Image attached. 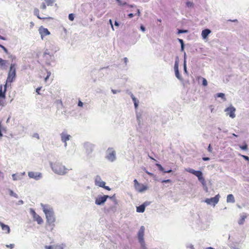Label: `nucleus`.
Segmentation results:
<instances>
[{
  "label": "nucleus",
  "instance_id": "nucleus-24",
  "mask_svg": "<svg viewBox=\"0 0 249 249\" xmlns=\"http://www.w3.org/2000/svg\"><path fill=\"white\" fill-rule=\"evenodd\" d=\"M197 79L198 80L200 79H201L202 80V85L203 86L206 87V86H207L208 83H207V80H206V79L205 78H204L203 77H201L200 76H199V77H197Z\"/></svg>",
  "mask_w": 249,
  "mask_h": 249
},
{
  "label": "nucleus",
  "instance_id": "nucleus-27",
  "mask_svg": "<svg viewBox=\"0 0 249 249\" xmlns=\"http://www.w3.org/2000/svg\"><path fill=\"white\" fill-rule=\"evenodd\" d=\"M45 1L47 6H50L53 5L55 0H45Z\"/></svg>",
  "mask_w": 249,
  "mask_h": 249
},
{
  "label": "nucleus",
  "instance_id": "nucleus-32",
  "mask_svg": "<svg viewBox=\"0 0 249 249\" xmlns=\"http://www.w3.org/2000/svg\"><path fill=\"white\" fill-rule=\"evenodd\" d=\"M74 14H70L69 15V19L71 20V21H73L74 20Z\"/></svg>",
  "mask_w": 249,
  "mask_h": 249
},
{
  "label": "nucleus",
  "instance_id": "nucleus-36",
  "mask_svg": "<svg viewBox=\"0 0 249 249\" xmlns=\"http://www.w3.org/2000/svg\"><path fill=\"white\" fill-rule=\"evenodd\" d=\"M174 69H175V71H176L177 70H178V62L177 61H176L175 64Z\"/></svg>",
  "mask_w": 249,
  "mask_h": 249
},
{
  "label": "nucleus",
  "instance_id": "nucleus-14",
  "mask_svg": "<svg viewBox=\"0 0 249 249\" xmlns=\"http://www.w3.org/2000/svg\"><path fill=\"white\" fill-rule=\"evenodd\" d=\"M6 87L7 85L6 84L4 86V91H2V87L1 85L0 86V98H1V99H4L5 98V92L6 91Z\"/></svg>",
  "mask_w": 249,
  "mask_h": 249
},
{
  "label": "nucleus",
  "instance_id": "nucleus-31",
  "mask_svg": "<svg viewBox=\"0 0 249 249\" xmlns=\"http://www.w3.org/2000/svg\"><path fill=\"white\" fill-rule=\"evenodd\" d=\"M240 148L244 150H247L248 149V145L247 144H245L243 145H240Z\"/></svg>",
  "mask_w": 249,
  "mask_h": 249
},
{
  "label": "nucleus",
  "instance_id": "nucleus-4",
  "mask_svg": "<svg viewBox=\"0 0 249 249\" xmlns=\"http://www.w3.org/2000/svg\"><path fill=\"white\" fill-rule=\"evenodd\" d=\"M186 171L190 173H191L196 177H197L198 180L201 183V184L204 186L206 185V181L205 178L202 176V173L200 171H196L191 168H187Z\"/></svg>",
  "mask_w": 249,
  "mask_h": 249
},
{
  "label": "nucleus",
  "instance_id": "nucleus-41",
  "mask_svg": "<svg viewBox=\"0 0 249 249\" xmlns=\"http://www.w3.org/2000/svg\"><path fill=\"white\" fill-rule=\"evenodd\" d=\"M188 32L187 30H178V34H181V33H185Z\"/></svg>",
  "mask_w": 249,
  "mask_h": 249
},
{
  "label": "nucleus",
  "instance_id": "nucleus-64",
  "mask_svg": "<svg viewBox=\"0 0 249 249\" xmlns=\"http://www.w3.org/2000/svg\"><path fill=\"white\" fill-rule=\"evenodd\" d=\"M205 249H214L212 247H208V248H206Z\"/></svg>",
  "mask_w": 249,
  "mask_h": 249
},
{
  "label": "nucleus",
  "instance_id": "nucleus-58",
  "mask_svg": "<svg viewBox=\"0 0 249 249\" xmlns=\"http://www.w3.org/2000/svg\"><path fill=\"white\" fill-rule=\"evenodd\" d=\"M114 24H115V25L116 26H119V24L118 22H117L116 21L115 22Z\"/></svg>",
  "mask_w": 249,
  "mask_h": 249
},
{
  "label": "nucleus",
  "instance_id": "nucleus-60",
  "mask_svg": "<svg viewBox=\"0 0 249 249\" xmlns=\"http://www.w3.org/2000/svg\"><path fill=\"white\" fill-rule=\"evenodd\" d=\"M0 39L2 40H5V38L0 35Z\"/></svg>",
  "mask_w": 249,
  "mask_h": 249
},
{
  "label": "nucleus",
  "instance_id": "nucleus-52",
  "mask_svg": "<svg viewBox=\"0 0 249 249\" xmlns=\"http://www.w3.org/2000/svg\"><path fill=\"white\" fill-rule=\"evenodd\" d=\"M141 29L142 32H144L145 30V27L143 25L141 26Z\"/></svg>",
  "mask_w": 249,
  "mask_h": 249
},
{
  "label": "nucleus",
  "instance_id": "nucleus-5",
  "mask_svg": "<svg viewBox=\"0 0 249 249\" xmlns=\"http://www.w3.org/2000/svg\"><path fill=\"white\" fill-rule=\"evenodd\" d=\"M134 183L135 189L139 192H143L148 189L146 185L140 184L136 179L134 180Z\"/></svg>",
  "mask_w": 249,
  "mask_h": 249
},
{
  "label": "nucleus",
  "instance_id": "nucleus-1",
  "mask_svg": "<svg viewBox=\"0 0 249 249\" xmlns=\"http://www.w3.org/2000/svg\"><path fill=\"white\" fill-rule=\"evenodd\" d=\"M53 170L59 175H64L68 172L69 169L59 162H56L51 164Z\"/></svg>",
  "mask_w": 249,
  "mask_h": 249
},
{
  "label": "nucleus",
  "instance_id": "nucleus-62",
  "mask_svg": "<svg viewBox=\"0 0 249 249\" xmlns=\"http://www.w3.org/2000/svg\"><path fill=\"white\" fill-rule=\"evenodd\" d=\"M181 50H183V49H184V44H182L181 45Z\"/></svg>",
  "mask_w": 249,
  "mask_h": 249
},
{
  "label": "nucleus",
  "instance_id": "nucleus-23",
  "mask_svg": "<svg viewBox=\"0 0 249 249\" xmlns=\"http://www.w3.org/2000/svg\"><path fill=\"white\" fill-rule=\"evenodd\" d=\"M131 97L134 102L135 108H137L138 106V102L137 101L136 98L135 97L133 94H131Z\"/></svg>",
  "mask_w": 249,
  "mask_h": 249
},
{
  "label": "nucleus",
  "instance_id": "nucleus-8",
  "mask_svg": "<svg viewBox=\"0 0 249 249\" xmlns=\"http://www.w3.org/2000/svg\"><path fill=\"white\" fill-rule=\"evenodd\" d=\"M38 31L42 39H43L45 36L50 35L51 34L48 29L43 27L42 26L39 28Z\"/></svg>",
  "mask_w": 249,
  "mask_h": 249
},
{
  "label": "nucleus",
  "instance_id": "nucleus-45",
  "mask_svg": "<svg viewBox=\"0 0 249 249\" xmlns=\"http://www.w3.org/2000/svg\"><path fill=\"white\" fill-rule=\"evenodd\" d=\"M171 180L170 179H166L162 180V182L163 183H170Z\"/></svg>",
  "mask_w": 249,
  "mask_h": 249
},
{
  "label": "nucleus",
  "instance_id": "nucleus-18",
  "mask_svg": "<svg viewBox=\"0 0 249 249\" xmlns=\"http://www.w3.org/2000/svg\"><path fill=\"white\" fill-rule=\"evenodd\" d=\"M61 140L64 142H66L67 141L70 140V135L62 133L61 134Z\"/></svg>",
  "mask_w": 249,
  "mask_h": 249
},
{
  "label": "nucleus",
  "instance_id": "nucleus-10",
  "mask_svg": "<svg viewBox=\"0 0 249 249\" xmlns=\"http://www.w3.org/2000/svg\"><path fill=\"white\" fill-rule=\"evenodd\" d=\"M144 227L142 226L140 228V229L138 232V239L139 242L141 243L142 245H144Z\"/></svg>",
  "mask_w": 249,
  "mask_h": 249
},
{
  "label": "nucleus",
  "instance_id": "nucleus-63",
  "mask_svg": "<svg viewBox=\"0 0 249 249\" xmlns=\"http://www.w3.org/2000/svg\"><path fill=\"white\" fill-rule=\"evenodd\" d=\"M10 119V117H9V118L7 119V120L6 121V123H8L9 122Z\"/></svg>",
  "mask_w": 249,
  "mask_h": 249
},
{
  "label": "nucleus",
  "instance_id": "nucleus-38",
  "mask_svg": "<svg viewBox=\"0 0 249 249\" xmlns=\"http://www.w3.org/2000/svg\"><path fill=\"white\" fill-rule=\"evenodd\" d=\"M40 8L45 10L46 8V5L45 3L43 2L40 5Z\"/></svg>",
  "mask_w": 249,
  "mask_h": 249
},
{
  "label": "nucleus",
  "instance_id": "nucleus-3",
  "mask_svg": "<svg viewBox=\"0 0 249 249\" xmlns=\"http://www.w3.org/2000/svg\"><path fill=\"white\" fill-rule=\"evenodd\" d=\"M16 76V64L12 63L10 65V69L8 71V76L6 79V84L8 83H12L15 79Z\"/></svg>",
  "mask_w": 249,
  "mask_h": 249
},
{
  "label": "nucleus",
  "instance_id": "nucleus-16",
  "mask_svg": "<svg viewBox=\"0 0 249 249\" xmlns=\"http://www.w3.org/2000/svg\"><path fill=\"white\" fill-rule=\"evenodd\" d=\"M107 158L108 160L113 161L115 159V152L114 151H112L109 152L107 156Z\"/></svg>",
  "mask_w": 249,
  "mask_h": 249
},
{
  "label": "nucleus",
  "instance_id": "nucleus-57",
  "mask_svg": "<svg viewBox=\"0 0 249 249\" xmlns=\"http://www.w3.org/2000/svg\"><path fill=\"white\" fill-rule=\"evenodd\" d=\"M184 69L185 71L186 72L187 70H186V66L185 61L184 62Z\"/></svg>",
  "mask_w": 249,
  "mask_h": 249
},
{
  "label": "nucleus",
  "instance_id": "nucleus-17",
  "mask_svg": "<svg viewBox=\"0 0 249 249\" xmlns=\"http://www.w3.org/2000/svg\"><path fill=\"white\" fill-rule=\"evenodd\" d=\"M34 14L38 18L40 19H51V17H41L39 15V11L38 9L36 8L34 10Z\"/></svg>",
  "mask_w": 249,
  "mask_h": 249
},
{
  "label": "nucleus",
  "instance_id": "nucleus-47",
  "mask_svg": "<svg viewBox=\"0 0 249 249\" xmlns=\"http://www.w3.org/2000/svg\"><path fill=\"white\" fill-rule=\"evenodd\" d=\"M102 187L104 188V189L108 190V191H110V188L108 186H107L105 185H104V186Z\"/></svg>",
  "mask_w": 249,
  "mask_h": 249
},
{
  "label": "nucleus",
  "instance_id": "nucleus-13",
  "mask_svg": "<svg viewBox=\"0 0 249 249\" xmlns=\"http://www.w3.org/2000/svg\"><path fill=\"white\" fill-rule=\"evenodd\" d=\"M33 216L34 220L36 221L38 224H41L43 223V221L42 218L35 211H33Z\"/></svg>",
  "mask_w": 249,
  "mask_h": 249
},
{
  "label": "nucleus",
  "instance_id": "nucleus-56",
  "mask_svg": "<svg viewBox=\"0 0 249 249\" xmlns=\"http://www.w3.org/2000/svg\"><path fill=\"white\" fill-rule=\"evenodd\" d=\"M137 15L139 17L140 16V11L139 9H137Z\"/></svg>",
  "mask_w": 249,
  "mask_h": 249
},
{
  "label": "nucleus",
  "instance_id": "nucleus-11",
  "mask_svg": "<svg viewBox=\"0 0 249 249\" xmlns=\"http://www.w3.org/2000/svg\"><path fill=\"white\" fill-rule=\"evenodd\" d=\"M28 176L30 178H33L36 179H38L41 177V174L38 172H28Z\"/></svg>",
  "mask_w": 249,
  "mask_h": 249
},
{
  "label": "nucleus",
  "instance_id": "nucleus-55",
  "mask_svg": "<svg viewBox=\"0 0 249 249\" xmlns=\"http://www.w3.org/2000/svg\"><path fill=\"white\" fill-rule=\"evenodd\" d=\"M128 16L130 18H132V17H134V15L132 14V13H130L128 14Z\"/></svg>",
  "mask_w": 249,
  "mask_h": 249
},
{
  "label": "nucleus",
  "instance_id": "nucleus-40",
  "mask_svg": "<svg viewBox=\"0 0 249 249\" xmlns=\"http://www.w3.org/2000/svg\"><path fill=\"white\" fill-rule=\"evenodd\" d=\"M145 172L149 176H150L151 177H155V176L153 173H150V172H148V171H147L146 170H145Z\"/></svg>",
  "mask_w": 249,
  "mask_h": 249
},
{
  "label": "nucleus",
  "instance_id": "nucleus-21",
  "mask_svg": "<svg viewBox=\"0 0 249 249\" xmlns=\"http://www.w3.org/2000/svg\"><path fill=\"white\" fill-rule=\"evenodd\" d=\"M247 215H246V214H243L242 215H241V217L238 222V224L239 225L243 224L245 221V219L247 218Z\"/></svg>",
  "mask_w": 249,
  "mask_h": 249
},
{
  "label": "nucleus",
  "instance_id": "nucleus-35",
  "mask_svg": "<svg viewBox=\"0 0 249 249\" xmlns=\"http://www.w3.org/2000/svg\"><path fill=\"white\" fill-rule=\"evenodd\" d=\"M175 74H176V77L178 79H180L181 78H180V75L179 74V71L178 70H177L176 71H175Z\"/></svg>",
  "mask_w": 249,
  "mask_h": 249
},
{
  "label": "nucleus",
  "instance_id": "nucleus-39",
  "mask_svg": "<svg viewBox=\"0 0 249 249\" xmlns=\"http://www.w3.org/2000/svg\"><path fill=\"white\" fill-rule=\"evenodd\" d=\"M50 75H51V72L50 71H48L47 72V76L44 79V80H45V82H46L47 80L49 78Z\"/></svg>",
  "mask_w": 249,
  "mask_h": 249
},
{
  "label": "nucleus",
  "instance_id": "nucleus-15",
  "mask_svg": "<svg viewBox=\"0 0 249 249\" xmlns=\"http://www.w3.org/2000/svg\"><path fill=\"white\" fill-rule=\"evenodd\" d=\"M0 226H1L2 230L5 231V233H9L10 232V229L8 225H5L3 223L0 222Z\"/></svg>",
  "mask_w": 249,
  "mask_h": 249
},
{
  "label": "nucleus",
  "instance_id": "nucleus-42",
  "mask_svg": "<svg viewBox=\"0 0 249 249\" xmlns=\"http://www.w3.org/2000/svg\"><path fill=\"white\" fill-rule=\"evenodd\" d=\"M0 48H2L5 53H8V50L4 46L2 45Z\"/></svg>",
  "mask_w": 249,
  "mask_h": 249
},
{
  "label": "nucleus",
  "instance_id": "nucleus-22",
  "mask_svg": "<svg viewBox=\"0 0 249 249\" xmlns=\"http://www.w3.org/2000/svg\"><path fill=\"white\" fill-rule=\"evenodd\" d=\"M145 206L142 204L137 207V212L138 213H143L144 212Z\"/></svg>",
  "mask_w": 249,
  "mask_h": 249
},
{
  "label": "nucleus",
  "instance_id": "nucleus-6",
  "mask_svg": "<svg viewBox=\"0 0 249 249\" xmlns=\"http://www.w3.org/2000/svg\"><path fill=\"white\" fill-rule=\"evenodd\" d=\"M219 198L220 196L218 194L213 197L206 199L205 202L207 203L208 204L215 206L218 202Z\"/></svg>",
  "mask_w": 249,
  "mask_h": 249
},
{
  "label": "nucleus",
  "instance_id": "nucleus-61",
  "mask_svg": "<svg viewBox=\"0 0 249 249\" xmlns=\"http://www.w3.org/2000/svg\"><path fill=\"white\" fill-rule=\"evenodd\" d=\"M190 248L191 249H195V248H194V246H193V245H191V246H190Z\"/></svg>",
  "mask_w": 249,
  "mask_h": 249
},
{
  "label": "nucleus",
  "instance_id": "nucleus-46",
  "mask_svg": "<svg viewBox=\"0 0 249 249\" xmlns=\"http://www.w3.org/2000/svg\"><path fill=\"white\" fill-rule=\"evenodd\" d=\"M83 105V103L80 100H79L78 102V106L80 107H82Z\"/></svg>",
  "mask_w": 249,
  "mask_h": 249
},
{
  "label": "nucleus",
  "instance_id": "nucleus-9",
  "mask_svg": "<svg viewBox=\"0 0 249 249\" xmlns=\"http://www.w3.org/2000/svg\"><path fill=\"white\" fill-rule=\"evenodd\" d=\"M109 196L107 195L103 196H98L95 199V203L98 205H100L104 204L107 200V198Z\"/></svg>",
  "mask_w": 249,
  "mask_h": 249
},
{
  "label": "nucleus",
  "instance_id": "nucleus-54",
  "mask_svg": "<svg viewBox=\"0 0 249 249\" xmlns=\"http://www.w3.org/2000/svg\"><path fill=\"white\" fill-rule=\"evenodd\" d=\"M178 41H179V42L180 43L181 45L182 44H184V42H183V40H182V39H178Z\"/></svg>",
  "mask_w": 249,
  "mask_h": 249
},
{
  "label": "nucleus",
  "instance_id": "nucleus-48",
  "mask_svg": "<svg viewBox=\"0 0 249 249\" xmlns=\"http://www.w3.org/2000/svg\"><path fill=\"white\" fill-rule=\"evenodd\" d=\"M41 89V87H39L36 89V92L37 93V94H40L39 91Z\"/></svg>",
  "mask_w": 249,
  "mask_h": 249
},
{
  "label": "nucleus",
  "instance_id": "nucleus-26",
  "mask_svg": "<svg viewBox=\"0 0 249 249\" xmlns=\"http://www.w3.org/2000/svg\"><path fill=\"white\" fill-rule=\"evenodd\" d=\"M86 153H90L92 150V146L91 145H89L87 146V145H86Z\"/></svg>",
  "mask_w": 249,
  "mask_h": 249
},
{
  "label": "nucleus",
  "instance_id": "nucleus-49",
  "mask_svg": "<svg viewBox=\"0 0 249 249\" xmlns=\"http://www.w3.org/2000/svg\"><path fill=\"white\" fill-rule=\"evenodd\" d=\"M6 247L8 248H10V249H12L14 247V244H10L9 245H6Z\"/></svg>",
  "mask_w": 249,
  "mask_h": 249
},
{
  "label": "nucleus",
  "instance_id": "nucleus-7",
  "mask_svg": "<svg viewBox=\"0 0 249 249\" xmlns=\"http://www.w3.org/2000/svg\"><path fill=\"white\" fill-rule=\"evenodd\" d=\"M235 108L231 105L225 109V112H226V114L231 118L235 117Z\"/></svg>",
  "mask_w": 249,
  "mask_h": 249
},
{
  "label": "nucleus",
  "instance_id": "nucleus-19",
  "mask_svg": "<svg viewBox=\"0 0 249 249\" xmlns=\"http://www.w3.org/2000/svg\"><path fill=\"white\" fill-rule=\"evenodd\" d=\"M227 202L228 203H234L235 199L234 196L232 194H229L227 197Z\"/></svg>",
  "mask_w": 249,
  "mask_h": 249
},
{
  "label": "nucleus",
  "instance_id": "nucleus-12",
  "mask_svg": "<svg viewBox=\"0 0 249 249\" xmlns=\"http://www.w3.org/2000/svg\"><path fill=\"white\" fill-rule=\"evenodd\" d=\"M95 184L96 186L102 187L106 185V182L101 180V178L100 176H97L95 178Z\"/></svg>",
  "mask_w": 249,
  "mask_h": 249
},
{
  "label": "nucleus",
  "instance_id": "nucleus-43",
  "mask_svg": "<svg viewBox=\"0 0 249 249\" xmlns=\"http://www.w3.org/2000/svg\"><path fill=\"white\" fill-rule=\"evenodd\" d=\"M208 150L209 152H212V148L211 147V144H210L208 146Z\"/></svg>",
  "mask_w": 249,
  "mask_h": 249
},
{
  "label": "nucleus",
  "instance_id": "nucleus-34",
  "mask_svg": "<svg viewBox=\"0 0 249 249\" xmlns=\"http://www.w3.org/2000/svg\"><path fill=\"white\" fill-rule=\"evenodd\" d=\"M186 6L188 7H191L194 6V3L191 1H187L186 3Z\"/></svg>",
  "mask_w": 249,
  "mask_h": 249
},
{
  "label": "nucleus",
  "instance_id": "nucleus-37",
  "mask_svg": "<svg viewBox=\"0 0 249 249\" xmlns=\"http://www.w3.org/2000/svg\"><path fill=\"white\" fill-rule=\"evenodd\" d=\"M239 155L242 157L245 160H247L248 161H249V158L248 156L242 155L241 154H239Z\"/></svg>",
  "mask_w": 249,
  "mask_h": 249
},
{
  "label": "nucleus",
  "instance_id": "nucleus-20",
  "mask_svg": "<svg viewBox=\"0 0 249 249\" xmlns=\"http://www.w3.org/2000/svg\"><path fill=\"white\" fill-rule=\"evenodd\" d=\"M211 31L209 29H205L202 31L201 35L203 38H206L210 34Z\"/></svg>",
  "mask_w": 249,
  "mask_h": 249
},
{
  "label": "nucleus",
  "instance_id": "nucleus-2",
  "mask_svg": "<svg viewBox=\"0 0 249 249\" xmlns=\"http://www.w3.org/2000/svg\"><path fill=\"white\" fill-rule=\"evenodd\" d=\"M43 210L46 215L47 223L50 225L53 226L55 219L53 209L52 208L48 209L44 206L43 208Z\"/></svg>",
  "mask_w": 249,
  "mask_h": 249
},
{
  "label": "nucleus",
  "instance_id": "nucleus-33",
  "mask_svg": "<svg viewBox=\"0 0 249 249\" xmlns=\"http://www.w3.org/2000/svg\"><path fill=\"white\" fill-rule=\"evenodd\" d=\"M156 165L158 167L160 171H162V172L164 171V168L162 167V166L159 163H157L156 164Z\"/></svg>",
  "mask_w": 249,
  "mask_h": 249
},
{
  "label": "nucleus",
  "instance_id": "nucleus-44",
  "mask_svg": "<svg viewBox=\"0 0 249 249\" xmlns=\"http://www.w3.org/2000/svg\"><path fill=\"white\" fill-rule=\"evenodd\" d=\"M45 248V249H53V246H46Z\"/></svg>",
  "mask_w": 249,
  "mask_h": 249
},
{
  "label": "nucleus",
  "instance_id": "nucleus-28",
  "mask_svg": "<svg viewBox=\"0 0 249 249\" xmlns=\"http://www.w3.org/2000/svg\"><path fill=\"white\" fill-rule=\"evenodd\" d=\"M7 63V61L2 59V58H0V66L3 67L6 65Z\"/></svg>",
  "mask_w": 249,
  "mask_h": 249
},
{
  "label": "nucleus",
  "instance_id": "nucleus-29",
  "mask_svg": "<svg viewBox=\"0 0 249 249\" xmlns=\"http://www.w3.org/2000/svg\"><path fill=\"white\" fill-rule=\"evenodd\" d=\"M217 97H220L224 99V100H226V98L225 97V94L223 93H218L217 94Z\"/></svg>",
  "mask_w": 249,
  "mask_h": 249
},
{
  "label": "nucleus",
  "instance_id": "nucleus-25",
  "mask_svg": "<svg viewBox=\"0 0 249 249\" xmlns=\"http://www.w3.org/2000/svg\"><path fill=\"white\" fill-rule=\"evenodd\" d=\"M47 55H49V56H51L53 55V53L50 52L48 49H46L44 53L43 56L45 57Z\"/></svg>",
  "mask_w": 249,
  "mask_h": 249
},
{
  "label": "nucleus",
  "instance_id": "nucleus-53",
  "mask_svg": "<svg viewBox=\"0 0 249 249\" xmlns=\"http://www.w3.org/2000/svg\"><path fill=\"white\" fill-rule=\"evenodd\" d=\"M30 24L31 28H33L34 26V23L33 21L30 22Z\"/></svg>",
  "mask_w": 249,
  "mask_h": 249
},
{
  "label": "nucleus",
  "instance_id": "nucleus-59",
  "mask_svg": "<svg viewBox=\"0 0 249 249\" xmlns=\"http://www.w3.org/2000/svg\"><path fill=\"white\" fill-rule=\"evenodd\" d=\"M172 172V170H169L167 171H165L164 170V171H163V172H164V173H170V172Z\"/></svg>",
  "mask_w": 249,
  "mask_h": 249
},
{
  "label": "nucleus",
  "instance_id": "nucleus-30",
  "mask_svg": "<svg viewBox=\"0 0 249 249\" xmlns=\"http://www.w3.org/2000/svg\"><path fill=\"white\" fill-rule=\"evenodd\" d=\"M53 249H63V247L61 245H56L53 246Z\"/></svg>",
  "mask_w": 249,
  "mask_h": 249
},
{
  "label": "nucleus",
  "instance_id": "nucleus-51",
  "mask_svg": "<svg viewBox=\"0 0 249 249\" xmlns=\"http://www.w3.org/2000/svg\"><path fill=\"white\" fill-rule=\"evenodd\" d=\"M202 160L204 161H207L210 160V158L208 157H203Z\"/></svg>",
  "mask_w": 249,
  "mask_h": 249
},
{
  "label": "nucleus",
  "instance_id": "nucleus-50",
  "mask_svg": "<svg viewBox=\"0 0 249 249\" xmlns=\"http://www.w3.org/2000/svg\"><path fill=\"white\" fill-rule=\"evenodd\" d=\"M109 23L110 24V25L111 26V28H112V30H114V27H113V24H112V21L111 19H109Z\"/></svg>",
  "mask_w": 249,
  "mask_h": 249
}]
</instances>
